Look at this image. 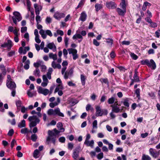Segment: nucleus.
<instances>
[{"label":"nucleus","instance_id":"nucleus-5","mask_svg":"<svg viewBox=\"0 0 160 160\" xmlns=\"http://www.w3.org/2000/svg\"><path fill=\"white\" fill-rule=\"evenodd\" d=\"M13 16L12 17L13 22L15 24L17 25V20L19 22L22 20V17L20 13L18 12H14L13 13Z\"/></svg>","mask_w":160,"mask_h":160},{"label":"nucleus","instance_id":"nucleus-2","mask_svg":"<svg viewBox=\"0 0 160 160\" xmlns=\"http://www.w3.org/2000/svg\"><path fill=\"white\" fill-rule=\"evenodd\" d=\"M28 120L30 122L29 125L31 128L35 126L37 123H39L40 122L39 119L36 115L29 117L28 118Z\"/></svg>","mask_w":160,"mask_h":160},{"label":"nucleus","instance_id":"nucleus-56","mask_svg":"<svg viewBox=\"0 0 160 160\" xmlns=\"http://www.w3.org/2000/svg\"><path fill=\"white\" fill-rule=\"evenodd\" d=\"M69 40V38L67 37H65L64 39V41L65 43V45L66 47H68V41Z\"/></svg>","mask_w":160,"mask_h":160},{"label":"nucleus","instance_id":"nucleus-21","mask_svg":"<svg viewBox=\"0 0 160 160\" xmlns=\"http://www.w3.org/2000/svg\"><path fill=\"white\" fill-rule=\"evenodd\" d=\"M84 144L86 145L87 147H90L92 148H93L94 144V141L93 140H92L90 141L89 140L87 141H85Z\"/></svg>","mask_w":160,"mask_h":160},{"label":"nucleus","instance_id":"nucleus-59","mask_svg":"<svg viewBox=\"0 0 160 160\" xmlns=\"http://www.w3.org/2000/svg\"><path fill=\"white\" fill-rule=\"evenodd\" d=\"M39 36H35V40L36 42L39 43L41 42V40L39 38Z\"/></svg>","mask_w":160,"mask_h":160},{"label":"nucleus","instance_id":"nucleus-57","mask_svg":"<svg viewBox=\"0 0 160 160\" xmlns=\"http://www.w3.org/2000/svg\"><path fill=\"white\" fill-rule=\"evenodd\" d=\"M27 28L26 27H24L21 28V32L22 33H24L27 31Z\"/></svg>","mask_w":160,"mask_h":160},{"label":"nucleus","instance_id":"nucleus-6","mask_svg":"<svg viewBox=\"0 0 160 160\" xmlns=\"http://www.w3.org/2000/svg\"><path fill=\"white\" fill-rule=\"evenodd\" d=\"M48 136L47 138L46 141L49 144V142L51 141L54 144H55L56 141V136L53 132L49 130L48 131Z\"/></svg>","mask_w":160,"mask_h":160},{"label":"nucleus","instance_id":"nucleus-1","mask_svg":"<svg viewBox=\"0 0 160 160\" xmlns=\"http://www.w3.org/2000/svg\"><path fill=\"white\" fill-rule=\"evenodd\" d=\"M53 71V70L52 68H50L48 70V72L46 75H42V78L43 82L41 83L42 86L45 87L47 86L49 82L48 78L49 79H51V74Z\"/></svg>","mask_w":160,"mask_h":160},{"label":"nucleus","instance_id":"nucleus-29","mask_svg":"<svg viewBox=\"0 0 160 160\" xmlns=\"http://www.w3.org/2000/svg\"><path fill=\"white\" fill-rule=\"evenodd\" d=\"M151 158L149 156L145 154H142V160H151Z\"/></svg>","mask_w":160,"mask_h":160},{"label":"nucleus","instance_id":"nucleus-54","mask_svg":"<svg viewBox=\"0 0 160 160\" xmlns=\"http://www.w3.org/2000/svg\"><path fill=\"white\" fill-rule=\"evenodd\" d=\"M14 133V130L13 129H11L9 131L8 135L10 136H11Z\"/></svg>","mask_w":160,"mask_h":160},{"label":"nucleus","instance_id":"nucleus-60","mask_svg":"<svg viewBox=\"0 0 160 160\" xmlns=\"http://www.w3.org/2000/svg\"><path fill=\"white\" fill-rule=\"evenodd\" d=\"M51 18L49 17H47L46 19V21L47 23H50L51 22Z\"/></svg>","mask_w":160,"mask_h":160},{"label":"nucleus","instance_id":"nucleus-35","mask_svg":"<svg viewBox=\"0 0 160 160\" xmlns=\"http://www.w3.org/2000/svg\"><path fill=\"white\" fill-rule=\"evenodd\" d=\"M126 2H121L120 4V7L121 8L123 9L126 10V4L125 3Z\"/></svg>","mask_w":160,"mask_h":160},{"label":"nucleus","instance_id":"nucleus-62","mask_svg":"<svg viewBox=\"0 0 160 160\" xmlns=\"http://www.w3.org/2000/svg\"><path fill=\"white\" fill-rule=\"evenodd\" d=\"M131 56L132 58L134 60L137 59L138 58V56L133 53H131Z\"/></svg>","mask_w":160,"mask_h":160},{"label":"nucleus","instance_id":"nucleus-25","mask_svg":"<svg viewBox=\"0 0 160 160\" xmlns=\"http://www.w3.org/2000/svg\"><path fill=\"white\" fill-rule=\"evenodd\" d=\"M57 127L58 129H59L61 132H64V129L62 128V123L59 122L57 124Z\"/></svg>","mask_w":160,"mask_h":160},{"label":"nucleus","instance_id":"nucleus-32","mask_svg":"<svg viewBox=\"0 0 160 160\" xmlns=\"http://www.w3.org/2000/svg\"><path fill=\"white\" fill-rule=\"evenodd\" d=\"M39 33L41 35L43 39H45L46 38L47 36L45 34V32L43 29H41L39 31Z\"/></svg>","mask_w":160,"mask_h":160},{"label":"nucleus","instance_id":"nucleus-34","mask_svg":"<svg viewBox=\"0 0 160 160\" xmlns=\"http://www.w3.org/2000/svg\"><path fill=\"white\" fill-rule=\"evenodd\" d=\"M36 15V20L37 22V23H39L41 21V17L39 15V14H37Z\"/></svg>","mask_w":160,"mask_h":160},{"label":"nucleus","instance_id":"nucleus-58","mask_svg":"<svg viewBox=\"0 0 160 160\" xmlns=\"http://www.w3.org/2000/svg\"><path fill=\"white\" fill-rule=\"evenodd\" d=\"M18 31L19 30H18L16 28H15V29L13 31L15 36H18Z\"/></svg>","mask_w":160,"mask_h":160},{"label":"nucleus","instance_id":"nucleus-50","mask_svg":"<svg viewBox=\"0 0 160 160\" xmlns=\"http://www.w3.org/2000/svg\"><path fill=\"white\" fill-rule=\"evenodd\" d=\"M28 110V108H26L24 106H22L21 108V111L23 113H25Z\"/></svg>","mask_w":160,"mask_h":160},{"label":"nucleus","instance_id":"nucleus-36","mask_svg":"<svg viewBox=\"0 0 160 160\" xmlns=\"http://www.w3.org/2000/svg\"><path fill=\"white\" fill-rule=\"evenodd\" d=\"M72 38L74 39L77 38L82 39V37L80 34H77L74 35L72 37Z\"/></svg>","mask_w":160,"mask_h":160},{"label":"nucleus","instance_id":"nucleus-40","mask_svg":"<svg viewBox=\"0 0 160 160\" xmlns=\"http://www.w3.org/2000/svg\"><path fill=\"white\" fill-rule=\"evenodd\" d=\"M37 138V135L35 134H32L31 136V139L33 142H35L36 141Z\"/></svg>","mask_w":160,"mask_h":160},{"label":"nucleus","instance_id":"nucleus-39","mask_svg":"<svg viewBox=\"0 0 160 160\" xmlns=\"http://www.w3.org/2000/svg\"><path fill=\"white\" fill-rule=\"evenodd\" d=\"M106 42L108 43H109V45L111 47L112 46V45L113 42V40L111 38H108L107 39H106Z\"/></svg>","mask_w":160,"mask_h":160},{"label":"nucleus","instance_id":"nucleus-13","mask_svg":"<svg viewBox=\"0 0 160 160\" xmlns=\"http://www.w3.org/2000/svg\"><path fill=\"white\" fill-rule=\"evenodd\" d=\"M34 7L35 9L36 14H40V12L42 9V6L41 5H38L37 3L34 4Z\"/></svg>","mask_w":160,"mask_h":160},{"label":"nucleus","instance_id":"nucleus-43","mask_svg":"<svg viewBox=\"0 0 160 160\" xmlns=\"http://www.w3.org/2000/svg\"><path fill=\"white\" fill-rule=\"evenodd\" d=\"M92 128H95L97 129L98 128L97 121L96 120H95L92 123Z\"/></svg>","mask_w":160,"mask_h":160},{"label":"nucleus","instance_id":"nucleus-61","mask_svg":"<svg viewBox=\"0 0 160 160\" xmlns=\"http://www.w3.org/2000/svg\"><path fill=\"white\" fill-rule=\"evenodd\" d=\"M122 45H129L130 44V42L129 41H124L122 42Z\"/></svg>","mask_w":160,"mask_h":160},{"label":"nucleus","instance_id":"nucleus-53","mask_svg":"<svg viewBox=\"0 0 160 160\" xmlns=\"http://www.w3.org/2000/svg\"><path fill=\"white\" fill-rule=\"evenodd\" d=\"M140 89L139 88H138L136 89V90L135 91V93L137 94V97L138 98L139 97H140Z\"/></svg>","mask_w":160,"mask_h":160},{"label":"nucleus","instance_id":"nucleus-8","mask_svg":"<svg viewBox=\"0 0 160 160\" xmlns=\"http://www.w3.org/2000/svg\"><path fill=\"white\" fill-rule=\"evenodd\" d=\"M118 101H116L113 104L111 105L112 108V111L115 113H118L121 111L119 108L118 107L120 106V105H118Z\"/></svg>","mask_w":160,"mask_h":160},{"label":"nucleus","instance_id":"nucleus-7","mask_svg":"<svg viewBox=\"0 0 160 160\" xmlns=\"http://www.w3.org/2000/svg\"><path fill=\"white\" fill-rule=\"evenodd\" d=\"M81 147L79 146L76 147L73 150L72 157L74 159L76 160L79 156V153L81 151Z\"/></svg>","mask_w":160,"mask_h":160},{"label":"nucleus","instance_id":"nucleus-17","mask_svg":"<svg viewBox=\"0 0 160 160\" xmlns=\"http://www.w3.org/2000/svg\"><path fill=\"white\" fill-rule=\"evenodd\" d=\"M147 65L149 67L152 68L153 69H155L156 67V63L152 59L148 60V64H147Z\"/></svg>","mask_w":160,"mask_h":160},{"label":"nucleus","instance_id":"nucleus-51","mask_svg":"<svg viewBox=\"0 0 160 160\" xmlns=\"http://www.w3.org/2000/svg\"><path fill=\"white\" fill-rule=\"evenodd\" d=\"M134 79L135 82H137L139 81V79L138 77V76L137 74H134L133 77Z\"/></svg>","mask_w":160,"mask_h":160},{"label":"nucleus","instance_id":"nucleus-38","mask_svg":"<svg viewBox=\"0 0 160 160\" xmlns=\"http://www.w3.org/2000/svg\"><path fill=\"white\" fill-rule=\"evenodd\" d=\"M129 100L127 98L124 100L123 104L124 105L127 107H129V104L128 103Z\"/></svg>","mask_w":160,"mask_h":160},{"label":"nucleus","instance_id":"nucleus-16","mask_svg":"<svg viewBox=\"0 0 160 160\" xmlns=\"http://www.w3.org/2000/svg\"><path fill=\"white\" fill-rule=\"evenodd\" d=\"M106 5L107 8L112 9L115 8L117 6L113 2H107Z\"/></svg>","mask_w":160,"mask_h":160},{"label":"nucleus","instance_id":"nucleus-30","mask_svg":"<svg viewBox=\"0 0 160 160\" xmlns=\"http://www.w3.org/2000/svg\"><path fill=\"white\" fill-rule=\"evenodd\" d=\"M33 75L37 77H39L40 76V71L39 69L37 68L33 72Z\"/></svg>","mask_w":160,"mask_h":160},{"label":"nucleus","instance_id":"nucleus-48","mask_svg":"<svg viewBox=\"0 0 160 160\" xmlns=\"http://www.w3.org/2000/svg\"><path fill=\"white\" fill-rule=\"evenodd\" d=\"M148 59H145L144 60H142L141 61V64L142 65H147L148 64Z\"/></svg>","mask_w":160,"mask_h":160},{"label":"nucleus","instance_id":"nucleus-26","mask_svg":"<svg viewBox=\"0 0 160 160\" xmlns=\"http://www.w3.org/2000/svg\"><path fill=\"white\" fill-rule=\"evenodd\" d=\"M26 126L25 121L24 120H22L18 125V127L19 128L25 127Z\"/></svg>","mask_w":160,"mask_h":160},{"label":"nucleus","instance_id":"nucleus-18","mask_svg":"<svg viewBox=\"0 0 160 160\" xmlns=\"http://www.w3.org/2000/svg\"><path fill=\"white\" fill-rule=\"evenodd\" d=\"M116 11L119 15L122 16H123L126 12V10L122 9L119 8H117Z\"/></svg>","mask_w":160,"mask_h":160},{"label":"nucleus","instance_id":"nucleus-55","mask_svg":"<svg viewBox=\"0 0 160 160\" xmlns=\"http://www.w3.org/2000/svg\"><path fill=\"white\" fill-rule=\"evenodd\" d=\"M59 141L62 143L65 142V138L63 137H62L59 138Z\"/></svg>","mask_w":160,"mask_h":160},{"label":"nucleus","instance_id":"nucleus-49","mask_svg":"<svg viewBox=\"0 0 160 160\" xmlns=\"http://www.w3.org/2000/svg\"><path fill=\"white\" fill-rule=\"evenodd\" d=\"M84 2V0H81L80 2H79L78 5V6L77 7V8H79L81 7L82 6Z\"/></svg>","mask_w":160,"mask_h":160},{"label":"nucleus","instance_id":"nucleus-15","mask_svg":"<svg viewBox=\"0 0 160 160\" xmlns=\"http://www.w3.org/2000/svg\"><path fill=\"white\" fill-rule=\"evenodd\" d=\"M149 153L150 155L154 158H156L158 157L159 155V152H154L153 149L152 148H150L149 149Z\"/></svg>","mask_w":160,"mask_h":160},{"label":"nucleus","instance_id":"nucleus-47","mask_svg":"<svg viewBox=\"0 0 160 160\" xmlns=\"http://www.w3.org/2000/svg\"><path fill=\"white\" fill-rule=\"evenodd\" d=\"M31 21H34V14L33 11H31Z\"/></svg>","mask_w":160,"mask_h":160},{"label":"nucleus","instance_id":"nucleus-33","mask_svg":"<svg viewBox=\"0 0 160 160\" xmlns=\"http://www.w3.org/2000/svg\"><path fill=\"white\" fill-rule=\"evenodd\" d=\"M102 4L97 3L95 5V8L97 11H98L102 8Z\"/></svg>","mask_w":160,"mask_h":160},{"label":"nucleus","instance_id":"nucleus-63","mask_svg":"<svg viewBox=\"0 0 160 160\" xmlns=\"http://www.w3.org/2000/svg\"><path fill=\"white\" fill-rule=\"evenodd\" d=\"M24 38H25L28 41L29 40V34L28 32L26 33L24 35Z\"/></svg>","mask_w":160,"mask_h":160},{"label":"nucleus","instance_id":"nucleus-42","mask_svg":"<svg viewBox=\"0 0 160 160\" xmlns=\"http://www.w3.org/2000/svg\"><path fill=\"white\" fill-rule=\"evenodd\" d=\"M86 109L87 111H88L90 110L91 111H93L94 110L93 108L91 107V106L90 104H88L86 106Z\"/></svg>","mask_w":160,"mask_h":160},{"label":"nucleus","instance_id":"nucleus-31","mask_svg":"<svg viewBox=\"0 0 160 160\" xmlns=\"http://www.w3.org/2000/svg\"><path fill=\"white\" fill-rule=\"evenodd\" d=\"M0 68L2 70V73L5 75L6 73V70L4 65L3 64L0 65Z\"/></svg>","mask_w":160,"mask_h":160},{"label":"nucleus","instance_id":"nucleus-45","mask_svg":"<svg viewBox=\"0 0 160 160\" xmlns=\"http://www.w3.org/2000/svg\"><path fill=\"white\" fill-rule=\"evenodd\" d=\"M74 145L72 143H68V148L70 150H72L73 147Z\"/></svg>","mask_w":160,"mask_h":160},{"label":"nucleus","instance_id":"nucleus-24","mask_svg":"<svg viewBox=\"0 0 160 160\" xmlns=\"http://www.w3.org/2000/svg\"><path fill=\"white\" fill-rule=\"evenodd\" d=\"M87 16V15L85 12H82L81 14L80 19L81 21L84 22Z\"/></svg>","mask_w":160,"mask_h":160},{"label":"nucleus","instance_id":"nucleus-23","mask_svg":"<svg viewBox=\"0 0 160 160\" xmlns=\"http://www.w3.org/2000/svg\"><path fill=\"white\" fill-rule=\"evenodd\" d=\"M116 101H118L117 99L114 97H112L108 99V102L109 104H112L114 102L115 103Z\"/></svg>","mask_w":160,"mask_h":160},{"label":"nucleus","instance_id":"nucleus-4","mask_svg":"<svg viewBox=\"0 0 160 160\" xmlns=\"http://www.w3.org/2000/svg\"><path fill=\"white\" fill-rule=\"evenodd\" d=\"M6 85L7 87L10 89L16 88V87L15 82L12 79L11 76L9 75L7 76Z\"/></svg>","mask_w":160,"mask_h":160},{"label":"nucleus","instance_id":"nucleus-9","mask_svg":"<svg viewBox=\"0 0 160 160\" xmlns=\"http://www.w3.org/2000/svg\"><path fill=\"white\" fill-rule=\"evenodd\" d=\"M68 50L69 54H72L73 56V59L74 60H76L78 58V55L77 54V51L76 49L70 48L68 49Z\"/></svg>","mask_w":160,"mask_h":160},{"label":"nucleus","instance_id":"nucleus-20","mask_svg":"<svg viewBox=\"0 0 160 160\" xmlns=\"http://www.w3.org/2000/svg\"><path fill=\"white\" fill-rule=\"evenodd\" d=\"M12 42L10 40H8L7 43H5L1 45V47L3 48H5L7 47H8V48H10L12 46Z\"/></svg>","mask_w":160,"mask_h":160},{"label":"nucleus","instance_id":"nucleus-52","mask_svg":"<svg viewBox=\"0 0 160 160\" xmlns=\"http://www.w3.org/2000/svg\"><path fill=\"white\" fill-rule=\"evenodd\" d=\"M150 26L152 28H156L157 27V24L156 23L151 22L150 23Z\"/></svg>","mask_w":160,"mask_h":160},{"label":"nucleus","instance_id":"nucleus-41","mask_svg":"<svg viewBox=\"0 0 160 160\" xmlns=\"http://www.w3.org/2000/svg\"><path fill=\"white\" fill-rule=\"evenodd\" d=\"M28 132V129L27 128H22L21 130V132L22 134H25Z\"/></svg>","mask_w":160,"mask_h":160},{"label":"nucleus","instance_id":"nucleus-11","mask_svg":"<svg viewBox=\"0 0 160 160\" xmlns=\"http://www.w3.org/2000/svg\"><path fill=\"white\" fill-rule=\"evenodd\" d=\"M73 72V68H72L67 71L64 73V78L65 79H68L69 76L72 75Z\"/></svg>","mask_w":160,"mask_h":160},{"label":"nucleus","instance_id":"nucleus-46","mask_svg":"<svg viewBox=\"0 0 160 160\" xmlns=\"http://www.w3.org/2000/svg\"><path fill=\"white\" fill-rule=\"evenodd\" d=\"M93 43L94 45L96 46H98L100 45V43L99 42L97 41V40L94 39L93 40Z\"/></svg>","mask_w":160,"mask_h":160},{"label":"nucleus","instance_id":"nucleus-22","mask_svg":"<svg viewBox=\"0 0 160 160\" xmlns=\"http://www.w3.org/2000/svg\"><path fill=\"white\" fill-rule=\"evenodd\" d=\"M52 66L54 69L58 68L60 69L61 68V65L59 64H57L54 61L52 62Z\"/></svg>","mask_w":160,"mask_h":160},{"label":"nucleus","instance_id":"nucleus-37","mask_svg":"<svg viewBox=\"0 0 160 160\" xmlns=\"http://www.w3.org/2000/svg\"><path fill=\"white\" fill-rule=\"evenodd\" d=\"M39 153V151L38 149H36L33 152V156L35 158H38V155Z\"/></svg>","mask_w":160,"mask_h":160},{"label":"nucleus","instance_id":"nucleus-44","mask_svg":"<svg viewBox=\"0 0 160 160\" xmlns=\"http://www.w3.org/2000/svg\"><path fill=\"white\" fill-rule=\"evenodd\" d=\"M103 157V154L102 152H100L97 156V158L99 160L102 159Z\"/></svg>","mask_w":160,"mask_h":160},{"label":"nucleus","instance_id":"nucleus-19","mask_svg":"<svg viewBox=\"0 0 160 160\" xmlns=\"http://www.w3.org/2000/svg\"><path fill=\"white\" fill-rule=\"evenodd\" d=\"M47 47L50 49H52L53 52H55L56 50V47L53 42L48 43Z\"/></svg>","mask_w":160,"mask_h":160},{"label":"nucleus","instance_id":"nucleus-12","mask_svg":"<svg viewBox=\"0 0 160 160\" xmlns=\"http://www.w3.org/2000/svg\"><path fill=\"white\" fill-rule=\"evenodd\" d=\"M96 112L95 115L97 117L101 116L103 115V112L102 111L101 108L99 106H95Z\"/></svg>","mask_w":160,"mask_h":160},{"label":"nucleus","instance_id":"nucleus-64","mask_svg":"<svg viewBox=\"0 0 160 160\" xmlns=\"http://www.w3.org/2000/svg\"><path fill=\"white\" fill-rule=\"evenodd\" d=\"M46 32L47 34L50 36L51 37L52 36V34L50 30H47Z\"/></svg>","mask_w":160,"mask_h":160},{"label":"nucleus","instance_id":"nucleus-3","mask_svg":"<svg viewBox=\"0 0 160 160\" xmlns=\"http://www.w3.org/2000/svg\"><path fill=\"white\" fill-rule=\"evenodd\" d=\"M47 114L49 115H58L61 117H64V114L60 112V110L58 108H57L54 110L52 109H49L48 111Z\"/></svg>","mask_w":160,"mask_h":160},{"label":"nucleus","instance_id":"nucleus-14","mask_svg":"<svg viewBox=\"0 0 160 160\" xmlns=\"http://www.w3.org/2000/svg\"><path fill=\"white\" fill-rule=\"evenodd\" d=\"M38 92L40 93H41L46 96L49 92V91L47 89H44L41 87H40L38 89Z\"/></svg>","mask_w":160,"mask_h":160},{"label":"nucleus","instance_id":"nucleus-28","mask_svg":"<svg viewBox=\"0 0 160 160\" xmlns=\"http://www.w3.org/2000/svg\"><path fill=\"white\" fill-rule=\"evenodd\" d=\"M86 79V78L85 76L83 74L81 75V80L82 85L84 86L85 84V80Z\"/></svg>","mask_w":160,"mask_h":160},{"label":"nucleus","instance_id":"nucleus-10","mask_svg":"<svg viewBox=\"0 0 160 160\" xmlns=\"http://www.w3.org/2000/svg\"><path fill=\"white\" fill-rule=\"evenodd\" d=\"M65 16V14L63 13H60L58 12H56L55 13L53 17L56 19L59 20L61 18L64 17Z\"/></svg>","mask_w":160,"mask_h":160},{"label":"nucleus","instance_id":"nucleus-27","mask_svg":"<svg viewBox=\"0 0 160 160\" xmlns=\"http://www.w3.org/2000/svg\"><path fill=\"white\" fill-rule=\"evenodd\" d=\"M49 57L50 58L52 59L54 61L56 60L57 59L56 54H54L52 53H50L49 54Z\"/></svg>","mask_w":160,"mask_h":160}]
</instances>
